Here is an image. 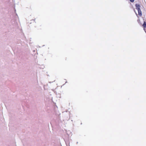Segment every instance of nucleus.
Instances as JSON below:
<instances>
[{"label":"nucleus","instance_id":"2","mask_svg":"<svg viewBox=\"0 0 146 146\" xmlns=\"http://www.w3.org/2000/svg\"><path fill=\"white\" fill-rule=\"evenodd\" d=\"M143 26L144 27H146V23L145 22H144V24H143Z\"/></svg>","mask_w":146,"mask_h":146},{"label":"nucleus","instance_id":"1","mask_svg":"<svg viewBox=\"0 0 146 146\" xmlns=\"http://www.w3.org/2000/svg\"><path fill=\"white\" fill-rule=\"evenodd\" d=\"M136 9L137 10L138 14L139 15L141 16L142 15L141 12L140 8V5L138 4H136L135 5Z\"/></svg>","mask_w":146,"mask_h":146},{"label":"nucleus","instance_id":"3","mask_svg":"<svg viewBox=\"0 0 146 146\" xmlns=\"http://www.w3.org/2000/svg\"><path fill=\"white\" fill-rule=\"evenodd\" d=\"M130 0L131 2H133L134 1V0Z\"/></svg>","mask_w":146,"mask_h":146}]
</instances>
